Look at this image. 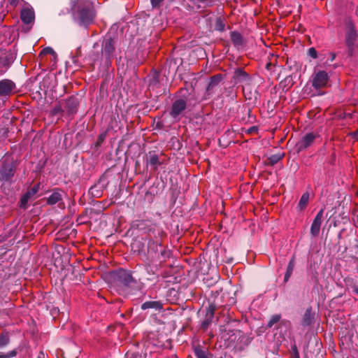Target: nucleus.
<instances>
[{"label": "nucleus", "instance_id": "40", "mask_svg": "<svg viewBox=\"0 0 358 358\" xmlns=\"http://www.w3.org/2000/svg\"><path fill=\"white\" fill-rule=\"evenodd\" d=\"M355 136L357 139H358V131L355 134Z\"/></svg>", "mask_w": 358, "mask_h": 358}, {"label": "nucleus", "instance_id": "37", "mask_svg": "<svg viewBox=\"0 0 358 358\" xmlns=\"http://www.w3.org/2000/svg\"><path fill=\"white\" fill-rule=\"evenodd\" d=\"M330 56H331L330 60L331 62L334 61L335 59V58H336V55L334 53H331Z\"/></svg>", "mask_w": 358, "mask_h": 358}, {"label": "nucleus", "instance_id": "10", "mask_svg": "<svg viewBox=\"0 0 358 358\" xmlns=\"http://www.w3.org/2000/svg\"><path fill=\"white\" fill-rule=\"evenodd\" d=\"M15 85L10 80H2L0 81V96L9 95L14 90Z\"/></svg>", "mask_w": 358, "mask_h": 358}, {"label": "nucleus", "instance_id": "7", "mask_svg": "<svg viewBox=\"0 0 358 358\" xmlns=\"http://www.w3.org/2000/svg\"><path fill=\"white\" fill-rule=\"evenodd\" d=\"M324 214V209L322 208L317 213V215L315 216V219L313 220V222L311 224L310 227V234L313 236H318L320 227L322 222V217Z\"/></svg>", "mask_w": 358, "mask_h": 358}, {"label": "nucleus", "instance_id": "8", "mask_svg": "<svg viewBox=\"0 0 358 358\" xmlns=\"http://www.w3.org/2000/svg\"><path fill=\"white\" fill-rule=\"evenodd\" d=\"M186 108V102L183 99H177L176 100L171 107V110L170 111V115L171 117L176 118L185 110Z\"/></svg>", "mask_w": 358, "mask_h": 358}, {"label": "nucleus", "instance_id": "26", "mask_svg": "<svg viewBox=\"0 0 358 358\" xmlns=\"http://www.w3.org/2000/svg\"><path fill=\"white\" fill-rule=\"evenodd\" d=\"M38 185H36V186L33 187L31 189L28 190L26 194H28L30 197H31L35 194H36V192H38Z\"/></svg>", "mask_w": 358, "mask_h": 358}, {"label": "nucleus", "instance_id": "23", "mask_svg": "<svg viewBox=\"0 0 358 358\" xmlns=\"http://www.w3.org/2000/svg\"><path fill=\"white\" fill-rule=\"evenodd\" d=\"M17 355V351L15 350H13L7 354H1L0 358H11L14 357Z\"/></svg>", "mask_w": 358, "mask_h": 358}, {"label": "nucleus", "instance_id": "22", "mask_svg": "<svg viewBox=\"0 0 358 358\" xmlns=\"http://www.w3.org/2000/svg\"><path fill=\"white\" fill-rule=\"evenodd\" d=\"M280 320V315H274L271 317L270 320L268 322L267 326L268 327H273L275 324L278 322Z\"/></svg>", "mask_w": 358, "mask_h": 358}, {"label": "nucleus", "instance_id": "20", "mask_svg": "<svg viewBox=\"0 0 358 358\" xmlns=\"http://www.w3.org/2000/svg\"><path fill=\"white\" fill-rule=\"evenodd\" d=\"M294 266H295L294 259L292 258L289 261L287 268V271H286V273L285 275V279H284L285 282H287L289 280V278H290L291 275L292 274Z\"/></svg>", "mask_w": 358, "mask_h": 358}, {"label": "nucleus", "instance_id": "14", "mask_svg": "<svg viewBox=\"0 0 358 358\" xmlns=\"http://www.w3.org/2000/svg\"><path fill=\"white\" fill-rule=\"evenodd\" d=\"M78 103L74 98L68 99L64 105V108L69 114H73L77 110Z\"/></svg>", "mask_w": 358, "mask_h": 358}, {"label": "nucleus", "instance_id": "15", "mask_svg": "<svg viewBox=\"0 0 358 358\" xmlns=\"http://www.w3.org/2000/svg\"><path fill=\"white\" fill-rule=\"evenodd\" d=\"M357 39V33L352 27H349L346 33V43L349 48L354 45L355 41Z\"/></svg>", "mask_w": 358, "mask_h": 358}, {"label": "nucleus", "instance_id": "4", "mask_svg": "<svg viewBox=\"0 0 358 358\" xmlns=\"http://www.w3.org/2000/svg\"><path fill=\"white\" fill-rule=\"evenodd\" d=\"M20 18L25 24H33L35 19V13L30 5H26L20 12Z\"/></svg>", "mask_w": 358, "mask_h": 358}, {"label": "nucleus", "instance_id": "11", "mask_svg": "<svg viewBox=\"0 0 358 358\" xmlns=\"http://www.w3.org/2000/svg\"><path fill=\"white\" fill-rule=\"evenodd\" d=\"M236 83H248L250 81V76L242 69H236L233 76Z\"/></svg>", "mask_w": 358, "mask_h": 358}, {"label": "nucleus", "instance_id": "29", "mask_svg": "<svg viewBox=\"0 0 358 358\" xmlns=\"http://www.w3.org/2000/svg\"><path fill=\"white\" fill-rule=\"evenodd\" d=\"M198 2L204 3L206 6H211L213 5L214 0H196Z\"/></svg>", "mask_w": 358, "mask_h": 358}, {"label": "nucleus", "instance_id": "25", "mask_svg": "<svg viewBox=\"0 0 358 358\" xmlns=\"http://www.w3.org/2000/svg\"><path fill=\"white\" fill-rule=\"evenodd\" d=\"M214 311H215L214 307L210 306L206 312V317L212 320V318L213 317V315H214Z\"/></svg>", "mask_w": 358, "mask_h": 358}, {"label": "nucleus", "instance_id": "3", "mask_svg": "<svg viewBox=\"0 0 358 358\" xmlns=\"http://www.w3.org/2000/svg\"><path fill=\"white\" fill-rule=\"evenodd\" d=\"M329 81V76L325 71H319L313 78V86L316 88H322L327 86Z\"/></svg>", "mask_w": 358, "mask_h": 358}, {"label": "nucleus", "instance_id": "6", "mask_svg": "<svg viewBox=\"0 0 358 358\" xmlns=\"http://www.w3.org/2000/svg\"><path fill=\"white\" fill-rule=\"evenodd\" d=\"M15 167L13 164H4L0 171V180L8 181L14 176Z\"/></svg>", "mask_w": 358, "mask_h": 358}, {"label": "nucleus", "instance_id": "32", "mask_svg": "<svg viewBox=\"0 0 358 358\" xmlns=\"http://www.w3.org/2000/svg\"><path fill=\"white\" fill-rule=\"evenodd\" d=\"M62 111V106H56L54 109H53V111H52V113L56 115L58 113H60Z\"/></svg>", "mask_w": 358, "mask_h": 358}, {"label": "nucleus", "instance_id": "41", "mask_svg": "<svg viewBox=\"0 0 358 358\" xmlns=\"http://www.w3.org/2000/svg\"><path fill=\"white\" fill-rule=\"evenodd\" d=\"M357 196H358V191H357Z\"/></svg>", "mask_w": 358, "mask_h": 358}, {"label": "nucleus", "instance_id": "19", "mask_svg": "<svg viewBox=\"0 0 358 358\" xmlns=\"http://www.w3.org/2000/svg\"><path fill=\"white\" fill-rule=\"evenodd\" d=\"M309 200V193L305 192L302 194L301 197L299 199V203H298V208L300 210H302L306 208L308 203Z\"/></svg>", "mask_w": 358, "mask_h": 358}, {"label": "nucleus", "instance_id": "30", "mask_svg": "<svg viewBox=\"0 0 358 358\" xmlns=\"http://www.w3.org/2000/svg\"><path fill=\"white\" fill-rule=\"evenodd\" d=\"M216 29L219 31H223L224 29V25L222 24L220 19L216 21Z\"/></svg>", "mask_w": 358, "mask_h": 358}, {"label": "nucleus", "instance_id": "16", "mask_svg": "<svg viewBox=\"0 0 358 358\" xmlns=\"http://www.w3.org/2000/svg\"><path fill=\"white\" fill-rule=\"evenodd\" d=\"M222 77L219 75L215 76L211 78L208 85L206 88V91L208 94H212L214 92V89L218 85L221 80Z\"/></svg>", "mask_w": 358, "mask_h": 358}, {"label": "nucleus", "instance_id": "33", "mask_svg": "<svg viewBox=\"0 0 358 358\" xmlns=\"http://www.w3.org/2000/svg\"><path fill=\"white\" fill-rule=\"evenodd\" d=\"M127 358H143V357L141 355L136 353H132L131 355L127 354Z\"/></svg>", "mask_w": 358, "mask_h": 358}, {"label": "nucleus", "instance_id": "38", "mask_svg": "<svg viewBox=\"0 0 358 358\" xmlns=\"http://www.w3.org/2000/svg\"><path fill=\"white\" fill-rule=\"evenodd\" d=\"M271 66V63H267L266 65V69H267L268 70L270 69Z\"/></svg>", "mask_w": 358, "mask_h": 358}, {"label": "nucleus", "instance_id": "12", "mask_svg": "<svg viewBox=\"0 0 358 358\" xmlns=\"http://www.w3.org/2000/svg\"><path fill=\"white\" fill-rule=\"evenodd\" d=\"M141 309H153L160 311L163 309V304L159 301H145L141 305Z\"/></svg>", "mask_w": 358, "mask_h": 358}, {"label": "nucleus", "instance_id": "27", "mask_svg": "<svg viewBox=\"0 0 358 358\" xmlns=\"http://www.w3.org/2000/svg\"><path fill=\"white\" fill-rule=\"evenodd\" d=\"M308 55L310 57H311L312 58L315 59L317 57V52L316 50L314 48H309L308 51Z\"/></svg>", "mask_w": 358, "mask_h": 358}, {"label": "nucleus", "instance_id": "17", "mask_svg": "<svg viewBox=\"0 0 358 358\" xmlns=\"http://www.w3.org/2000/svg\"><path fill=\"white\" fill-rule=\"evenodd\" d=\"M231 40L234 46L236 48H240L243 45V38L241 34L236 31H232L230 34Z\"/></svg>", "mask_w": 358, "mask_h": 358}, {"label": "nucleus", "instance_id": "39", "mask_svg": "<svg viewBox=\"0 0 358 358\" xmlns=\"http://www.w3.org/2000/svg\"><path fill=\"white\" fill-rule=\"evenodd\" d=\"M354 291L358 295V286L355 287Z\"/></svg>", "mask_w": 358, "mask_h": 358}, {"label": "nucleus", "instance_id": "1", "mask_svg": "<svg viewBox=\"0 0 358 358\" xmlns=\"http://www.w3.org/2000/svg\"><path fill=\"white\" fill-rule=\"evenodd\" d=\"M71 10L74 20L82 26L89 25L95 17L93 5L88 0L72 1Z\"/></svg>", "mask_w": 358, "mask_h": 358}, {"label": "nucleus", "instance_id": "34", "mask_svg": "<svg viewBox=\"0 0 358 358\" xmlns=\"http://www.w3.org/2000/svg\"><path fill=\"white\" fill-rule=\"evenodd\" d=\"M164 0H150L152 6L153 7H157L159 5L161 2H162Z\"/></svg>", "mask_w": 358, "mask_h": 358}, {"label": "nucleus", "instance_id": "24", "mask_svg": "<svg viewBox=\"0 0 358 358\" xmlns=\"http://www.w3.org/2000/svg\"><path fill=\"white\" fill-rule=\"evenodd\" d=\"M9 342V339L6 336H0V348H2L5 345H6Z\"/></svg>", "mask_w": 358, "mask_h": 358}, {"label": "nucleus", "instance_id": "31", "mask_svg": "<svg viewBox=\"0 0 358 358\" xmlns=\"http://www.w3.org/2000/svg\"><path fill=\"white\" fill-rule=\"evenodd\" d=\"M30 198L31 197L28 194H25L21 199L22 206H24V204H26Z\"/></svg>", "mask_w": 358, "mask_h": 358}, {"label": "nucleus", "instance_id": "36", "mask_svg": "<svg viewBox=\"0 0 358 358\" xmlns=\"http://www.w3.org/2000/svg\"><path fill=\"white\" fill-rule=\"evenodd\" d=\"M197 356L199 358H208L203 352H197Z\"/></svg>", "mask_w": 358, "mask_h": 358}, {"label": "nucleus", "instance_id": "2", "mask_svg": "<svg viewBox=\"0 0 358 358\" xmlns=\"http://www.w3.org/2000/svg\"><path fill=\"white\" fill-rule=\"evenodd\" d=\"M110 276L115 282L125 286L129 285L133 281L131 275L124 270L114 271L111 273Z\"/></svg>", "mask_w": 358, "mask_h": 358}, {"label": "nucleus", "instance_id": "9", "mask_svg": "<svg viewBox=\"0 0 358 358\" xmlns=\"http://www.w3.org/2000/svg\"><path fill=\"white\" fill-rule=\"evenodd\" d=\"M317 136L313 133H308L306 134L296 144L299 151L306 149L310 147L314 142Z\"/></svg>", "mask_w": 358, "mask_h": 358}, {"label": "nucleus", "instance_id": "28", "mask_svg": "<svg viewBox=\"0 0 358 358\" xmlns=\"http://www.w3.org/2000/svg\"><path fill=\"white\" fill-rule=\"evenodd\" d=\"M280 158L281 157L278 155H272L269 157L270 163L274 164L277 163L280 159Z\"/></svg>", "mask_w": 358, "mask_h": 358}, {"label": "nucleus", "instance_id": "18", "mask_svg": "<svg viewBox=\"0 0 358 358\" xmlns=\"http://www.w3.org/2000/svg\"><path fill=\"white\" fill-rule=\"evenodd\" d=\"M62 196L59 191L57 190L53 192L50 196L47 199V203L49 205H54L59 201H62Z\"/></svg>", "mask_w": 358, "mask_h": 358}, {"label": "nucleus", "instance_id": "13", "mask_svg": "<svg viewBox=\"0 0 358 358\" xmlns=\"http://www.w3.org/2000/svg\"><path fill=\"white\" fill-rule=\"evenodd\" d=\"M147 165L151 166L154 170H156L157 167L162 164L159 161L158 155L155 152H149L147 158Z\"/></svg>", "mask_w": 358, "mask_h": 358}, {"label": "nucleus", "instance_id": "21", "mask_svg": "<svg viewBox=\"0 0 358 358\" xmlns=\"http://www.w3.org/2000/svg\"><path fill=\"white\" fill-rule=\"evenodd\" d=\"M47 55H50L54 59H55L57 57L56 52L54 51V50L52 48H50V47H47V48H44L41 52L39 57L43 58L44 56H45Z\"/></svg>", "mask_w": 358, "mask_h": 358}, {"label": "nucleus", "instance_id": "35", "mask_svg": "<svg viewBox=\"0 0 358 358\" xmlns=\"http://www.w3.org/2000/svg\"><path fill=\"white\" fill-rule=\"evenodd\" d=\"M211 322V319H208L206 317V320L203 322L202 326L203 327H207L208 324Z\"/></svg>", "mask_w": 358, "mask_h": 358}, {"label": "nucleus", "instance_id": "5", "mask_svg": "<svg viewBox=\"0 0 358 358\" xmlns=\"http://www.w3.org/2000/svg\"><path fill=\"white\" fill-rule=\"evenodd\" d=\"M115 53V42L111 38H106L103 42L102 55L106 59L113 57Z\"/></svg>", "mask_w": 358, "mask_h": 358}]
</instances>
